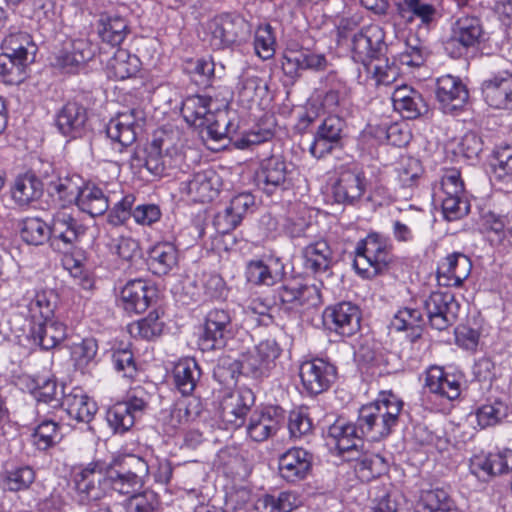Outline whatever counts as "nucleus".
<instances>
[{
  "instance_id": "obj_1",
  "label": "nucleus",
  "mask_w": 512,
  "mask_h": 512,
  "mask_svg": "<svg viewBox=\"0 0 512 512\" xmlns=\"http://www.w3.org/2000/svg\"><path fill=\"white\" fill-rule=\"evenodd\" d=\"M281 348L275 339L260 341L252 349L242 353L237 360L223 359L217 366V373L225 379H235L238 374L254 380L270 376L281 355Z\"/></svg>"
},
{
  "instance_id": "obj_2",
  "label": "nucleus",
  "mask_w": 512,
  "mask_h": 512,
  "mask_svg": "<svg viewBox=\"0 0 512 512\" xmlns=\"http://www.w3.org/2000/svg\"><path fill=\"white\" fill-rule=\"evenodd\" d=\"M351 42L353 59L363 64L376 85H390L397 80L398 66L384 58L387 52L384 34H353Z\"/></svg>"
},
{
  "instance_id": "obj_3",
  "label": "nucleus",
  "mask_w": 512,
  "mask_h": 512,
  "mask_svg": "<svg viewBox=\"0 0 512 512\" xmlns=\"http://www.w3.org/2000/svg\"><path fill=\"white\" fill-rule=\"evenodd\" d=\"M402 408L403 402L395 394L382 393L376 401L360 408V433L371 441L386 438L398 424Z\"/></svg>"
},
{
  "instance_id": "obj_4",
  "label": "nucleus",
  "mask_w": 512,
  "mask_h": 512,
  "mask_svg": "<svg viewBox=\"0 0 512 512\" xmlns=\"http://www.w3.org/2000/svg\"><path fill=\"white\" fill-rule=\"evenodd\" d=\"M393 262L392 244L380 234L370 233L356 245L353 266L362 278L383 274Z\"/></svg>"
},
{
  "instance_id": "obj_5",
  "label": "nucleus",
  "mask_w": 512,
  "mask_h": 512,
  "mask_svg": "<svg viewBox=\"0 0 512 512\" xmlns=\"http://www.w3.org/2000/svg\"><path fill=\"white\" fill-rule=\"evenodd\" d=\"M148 473L149 465L143 458L125 455L106 467L104 485H109L115 492L131 498L142 489Z\"/></svg>"
},
{
  "instance_id": "obj_6",
  "label": "nucleus",
  "mask_w": 512,
  "mask_h": 512,
  "mask_svg": "<svg viewBox=\"0 0 512 512\" xmlns=\"http://www.w3.org/2000/svg\"><path fill=\"white\" fill-rule=\"evenodd\" d=\"M29 34H8L3 40L6 52L0 55V76L7 84H19L25 79L27 63L34 61L36 45Z\"/></svg>"
},
{
  "instance_id": "obj_7",
  "label": "nucleus",
  "mask_w": 512,
  "mask_h": 512,
  "mask_svg": "<svg viewBox=\"0 0 512 512\" xmlns=\"http://www.w3.org/2000/svg\"><path fill=\"white\" fill-rule=\"evenodd\" d=\"M294 165L282 155H271L261 160L255 173L256 185L267 195L289 190L293 186Z\"/></svg>"
},
{
  "instance_id": "obj_8",
  "label": "nucleus",
  "mask_w": 512,
  "mask_h": 512,
  "mask_svg": "<svg viewBox=\"0 0 512 512\" xmlns=\"http://www.w3.org/2000/svg\"><path fill=\"white\" fill-rule=\"evenodd\" d=\"M149 394L141 387L132 389L127 400L114 404L106 414L109 426L115 433L128 431L148 406Z\"/></svg>"
},
{
  "instance_id": "obj_9",
  "label": "nucleus",
  "mask_w": 512,
  "mask_h": 512,
  "mask_svg": "<svg viewBox=\"0 0 512 512\" xmlns=\"http://www.w3.org/2000/svg\"><path fill=\"white\" fill-rule=\"evenodd\" d=\"M367 185L365 173L359 166L342 165L332 185V196L339 204L354 205L364 196Z\"/></svg>"
},
{
  "instance_id": "obj_10",
  "label": "nucleus",
  "mask_w": 512,
  "mask_h": 512,
  "mask_svg": "<svg viewBox=\"0 0 512 512\" xmlns=\"http://www.w3.org/2000/svg\"><path fill=\"white\" fill-rule=\"evenodd\" d=\"M280 309L293 314L321 304L320 290L316 285H308L298 281H288L277 290Z\"/></svg>"
},
{
  "instance_id": "obj_11",
  "label": "nucleus",
  "mask_w": 512,
  "mask_h": 512,
  "mask_svg": "<svg viewBox=\"0 0 512 512\" xmlns=\"http://www.w3.org/2000/svg\"><path fill=\"white\" fill-rule=\"evenodd\" d=\"M234 323L231 312L213 308L205 316L204 330L200 338L203 350L221 349L233 337Z\"/></svg>"
},
{
  "instance_id": "obj_12",
  "label": "nucleus",
  "mask_w": 512,
  "mask_h": 512,
  "mask_svg": "<svg viewBox=\"0 0 512 512\" xmlns=\"http://www.w3.org/2000/svg\"><path fill=\"white\" fill-rule=\"evenodd\" d=\"M424 309L430 326L442 331L456 322L460 305L451 291H434L424 301Z\"/></svg>"
},
{
  "instance_id": "obj_13",
  "label": "nucleus",
  "mask_w": 512,
  "mask_h": 512,
  "mask_svg": "<svg viewBox=\"0 0 512 512\" xmlns=\"http://www.w3.org/2000/svg\"><path fill=\"white\" fill-rule=\"evenodd\" d=\"M299 376L303 389L309 395H319L327 391L337 378L336 367L324 359L314 358L301 363Z\"/></svg>"
},
{
  "instance_id": "obj_14",
  "label": "nucleus",
  "mask_w": 512,
  "mask_h": 512,
  "mask_svg": "<svg viewBox=\"0 0 512 512\" xmlns=\"http://www.w3.org/2000/svg\"><path fill=\"white\" fill-rule=\"evenodd\" d=\"M346 122L337 115L324 118L317 126L309 152L315 158H322L334 149L342 147Z\"/></svg>"
},
{
  "instance_id": "obj_15",
  "label": "nucleus",
  "mask_w": 512,
  "mask_h": 512,
  "mask_svg": "<svg viewBox=\"0 0 512 512\" xmlns=\"http://www.w3.org/2000/svg\"><path fill=\"white\" fill-rule=\"evenodd\" d=\"M323 321L329 330L349 337L360 330L361 311L356 304L343 301L327 307Z\"/></svg>"
},
{
  "instance_id": "obj_16",
  "label": "nucleus",
  "mask_w": 512,
  "mask_h": 512,
  "mask_svg": "<svg viewBox=\"0 0 512 512\" xmlns=\"http://www.w3.org/2000/svg\"><path fill=\"white\" fill-rule=\"evenodd\" d=\"M221 186V178L211 168L190 174L180 182V192L195 202H210L217 197Z\"/></svg>"
},
{
  "instance_id": "obj_17",
  "label": "nucleus",
  "mask_w": 512,
  "mask_h": 512,
  "mask_svg": "<svg viewBox=\"0 0 512 512\" xmlns=\"http://www.w3.org/2000/svg\"><path fill=\"white\" fill-rule=\"evenodd\" d=\"M141 121H143L141 110L130 109L120 112L108 122L106 134L119 145V151H122L123 147L130 146L135 142L138 129L141 128Z\"/></svg>"
},
{
  "instance_id": "obj_18",
  "label": "nucleus",
  "mask_w": 512,
  "mask_h": 512,
  "mask_svg": "<svg viewBox=\"0 0 512 512\" xmlns=\"http://www.w3.org/2000/svg\"><path fill=\"white\" fill-rule=\"evenodd\" d=\"M52 247L68 251L84 235L85 226L65 209L58 210L52 218Z\"/></svg>"
},
{
  "instance_id": "obj_19",
  "label": "nucleus",
  "mask_w": 512,
  "mask_h": 512,
  "mask_svg": "<svg viewBox=\"0 0 512 512\" xmlns=\"http://www.w3.org/2000/svg\"><path fill=\"white\" fill-rule=\"evenodd\" d=\"M103 466L98 463H91L82 469L75 477V485L78 494V502L81 505L99 504L104 496Z\"/></svg>"
},
{
  "instance_id": "obj_20",
  "label": "nucleus",
  "mask_w": 512,
  "mask_h": 512,
  "mask_svg": "<svg viewBox=\"0 0 512 512\" xmlns=\"http://www.w3.org/2000/svg\"><path fill=\"white\" fill-rule=\"evenodd\" d=\"M435 94L442 111L446 114L462 108L469 97L461 79L452 75H444L437 79Z\"/></svg>"
},
{
  "instance_id": "obj_21",
  "label": "nucleus",
  "mask_w": 512,
  "mask_h": 512,
  "mask_svg": "<svg viewBox=\"0 0 512 512\" xmlns=\"http://www.w3.org/2000/svg\"><path fill=\"white\" fill-rule=\"evenodd\" d=\"M472 263L469 257L460 252H453L438 264L437 280L445 287H459L471 273Z\"/></svg>"
},
{
  "instance_id": "obj_22",
  "label": "nucleus",
  "mask_w": 512,
  "mask_h": 512,
  "mask_svg": "<svg viewBox=\"0 0 512 512\" xmlns=\"http://www.w3.org/2000/svg\"><path fill=\"white\" fill-rule=\"evenodd\" d=\"M313 456L302 448H291L279 457L280 476L290 483L299 482L307 477L312 468Z\"/></svg>"
},
{
  "instance_id": "obj_23",
  "label": "nucleus",
  "mask_w": 512,
  "mask_h": 512,
  "mask_svg": "<svg viewBox=\"0 0 512 512\" xmlns=\"http://www.w3.org/2000/svg\"><path fill=\"white\" fill-rule=\"evenodd\" d=\"M327 438L340 454L345 452L359 453L363 447V434L359 430V422L350 423L344 419H337L327 431Z\"/></svg>"
},
{
  "instance_id": "obj_24",
  "label": "nucleus",
  "mask_w": 512,
  "mask_h": 512,
  "mask_svg": "<svg viewBox=\"0 0 512 512\" xmlns=\"http://www.w3.org/2000/svg\"><path fill=\"white\" fill-rule=\"evenodd\" d=\"M61 406L70 418L77 422L89 423L97 412V404L80 387H73L69 392L62 391Z\"/></svg>"
},
{
  "instance_id": "obj_25",
  "label": "nucleus",
  "mask_w": 512,
  "mask_h": 512,
  "mask_svg": "<svg viewBox=\"0 0 512 512\" xmlns=\"http://www.w3.org/2000/svg\"><path fill=\"white\" fill-rule=\"evenodd\" d=\"M482 95L485 102L495 109H505L511 101L512 74L504 71L482 83Z\"/></svg>"
},
{
  "instance_id": "obj_26",
  "label": "nucleus",
  "mask_w": 512,
  "mask_h": 512,
  "mask_svg": "<svg viewBox=\"0 0 512 512\" xmlns=\"http://www.w3.org/2000/svg\"><path fill=\"white\" fill-rule=\"evenodd\" d=\"M282 414L274 408L254 412L247 425V434L255 442H263L274 436L282 422Z\"/></svg>"
},
{
  "instance_id": "obj_27",
  "label": "nucleus",
  "mask_w": 512,
  "mask_h": 512,
  "mask_svg": "<svg viewBox=\"0 0 512 512\" xmlns=\"http://www.w3.org/2000/svg\"><path fill=\"white\" fill-rule=\"evenodd\" d=\"M254 403L255 395L253 391L247 387L239 388L225 401L222 417L234 427H241Z\"/></svg>"
},
{
  "instance_id": "obj_28",
  "label": "nucleus",
  "mask_w": 512,
  "mask_h": 512,
  "mask_svg": "<svg viewBox=\"0 0 512 512\" xmlns=\"http://www.w3.org/2000/svg\"><path fill=\"white\" fill-rule=\"evenodd\" d=\"M154 293L145 280L134 279L125 284L120 296L126 311L142 313L149 307Z\"/></svg>"
},
{
  "instance_id": "obj_29",
  "label": "nucleus",
  "mask_w": 512,
  "mask_h": 512,
  "mask_svg": "<svg viewBox=\"0 0 512 512\" xmlns=\"http://www.w3.org/2000/svg\"><path fill=\"white\" fill-rule=\"evenodd\" d=\"M87 121L85 107L69 102L58 112L56 126L64 136L78 138L82 135Z\"/></svg>"
},
{
  "instance_id": "obj_30",
  "label": "nucleus",
  "mask_w": 512,
  "mask_h": 512,
  "mask_svg": "<svg viewBox=\"0 0 512 512\" xmlns=\"http://www.w3.org/2000/svg\"><path fill=\"white\" fill-rule=\"evenodd\" d=\"M211 104L212 100L210 97L201 95L189 96L183 101L181 114L190 126L204 128L209 121L215 118Z\"/></svg>"
},
{
  "instance_id": "obj_31",
  "label": "nucleus",
  "mask_w": 512,
  "mask_h": 512,
  "mask_svg": "<svg viewBox=\"0 0 512 512\" xmlns=\"http://www.w3.org/2000/svg\"><path fill=\"white\" fill-rule=\"evenodd\" d=\"M147 264L150 271L158 276L167 275L178 265V250L170 242H159L148 252Z\"/></svg>"
},
{
  "instance_id": "obj_32",
  "label": "nucleus",
  "mask_w": 512,
  "mask_h": 512,
  "mask_svg": "<svg viewBox=\"0 0 512 512\" xmlns=\"http://www.w3.org/2000/svg\"><path fill=\"white\" fill-rule=\"evenodd\" d=\"M31 337L42 349L49 350L56 347L66 337L64 324L53 318L35 321L31 326Z\"/></svg>"
},
{
  "instance_id": "obj_33",
  "label": "nucleus",
  "mask_w": 512,
  "mask_h": 512,
  "mask_svg": "<svg viewBox=\"0 0 512 512\" xmlns=\"http://www.w3.org/2000/svg\"><path fill=\"white\" fill-rule=\"evenodd\" d=\"M201 377V369L194 359L179 361L173 369V383L183 396L194 392Z\"/></svg>"
},
{
  "instance_id": "obj_34",
  "label": "nucleus",
  "mask_w": 512,
  "mask_h": 512,
  "mask_svg": "<svg viewBox=\"0 0 512 512\" xmlns=\"http://www.w3.org/2000/svg\"><path fill=\"white\" fill-rule=\"evenodd\" d=\"M304 267L315 274L327 272L333 263V254L326 241L320 240L307 245L302 251Z\"/></svg>"
},
{
  "instance_id": "obj_35",
  "label": "nucleus",
  "mask_w": 512,
  "mask_h": 512,
  "mask_svg": "<svg viewBox=\"0 0 512 512\" xmlns=\"http://www.w3.org/2000/svg\"><path fill=\"white\" fill-rule=\"evenodd\" d=\"M43 193L42 181L32 173L18 176L11 189L12 198L21 206L28 205L41 197Z\"/></svg>"
},
{
  "instance_id": "obj_36",
  "label": "nucleus",
  "mask_w": 512,
  "mask_h": 512,
  "mask_svg": "<svg viewBox=\"0 0 512 512\" xmlns=\"http://www.w3.org/2000/svg\"><path fill=\"white\" fill-rule=\"evenodd\" d=\"M27 308L32 318V323L48 318H53L57 304V295L53 290H42L32 293L28 297Z\"/></svg>"
},
{
  "instance_id": "obj_37",
  "label": "nucleus",
  "mask_w": 512,
  "mask_h": 512,
  "mask_svg": "<svg viewBox=\"0 0 512 512\" xmlns=\"http://www.w3.org/2000/svg\"><path fill=\"white\" fill-rule=\"evenodd\" d=\"M77 206L82 212L95 217L108 210L109 202L101 188L95 185H86L82 187Z\"/></svg>"
},
{
  "instance_id": "obj_38",
  "label": "nucleus",
  "mask_w": 512,
  "mask_h": 512,
  "mask_svg": "<svg viewBox=\"0 0 512 512\" xmlns=\"http://www.w3.org/2000/svg\"><path fill=\"white\" fill-rule=\"evenodd\" d=\"M358 454L352 459L356 461L354 469L361 481L369 482L387 471L388 464L379 454L360 452Z\"/></svg>"
},
{
  "instance_id": "obj_39",
  "label": "nucleus",
  "mask_w": 512,
  "mask_h": 512,
  "mask_svg": "<svg viewBox=\"0 0 512 512\" xmlns=\"http://www.w3.org/2000/svg\"><path fill=\"white\" fill-rule=\"evenodd\" d=\"M512 159V152H510L509 145L499 147L494 151V162L491 164L493 167V181L497 189L509 192L506 190L512 181V168L509 161Z\"/></svg>"
},
{
  "instance_id": "obj_40",
  "label": "nucleus",
  "mask_w": 512,
  "mask_h": 512,
  "mask_svg": "<svg viewBox=\"0 0 512 512\" xmlns=\"http://www.w3.org/2000/svg\"><path fill=\"white\" fill-rule=\"evenodd\" d=\"M108 70L110 75L117 80L130 78L139 70V59L127 50L118 48L108 62Z\"/></svg>"
},
{
  "instance_id": "obj_41",
  "label": "nucleus",
  "mask_w": 512,
  "mask_h": 512,
  "mask_svg": "<svg viewBox=\"0 0 512 512\" xmlns=\"http://www.w3.org/2000/svg\"><path fill=\"white\" fill-rule=\"evenodd\" d=\"M299 505V499L292 492H281L278 495L266 494L260 497L255 508L258 512H291Z\"/></svg>"
},
{
  "instance_id": "obj_42",
  "label": "nucleus",
  "mask_w": 512,
  "mask_h": 512,
  "mask_svg": "<svg viewBox=\"0 0 512 512\" xmlns=\"http://www.w3.org/2000/svg\"><path fill=\"white\" fill-rule=\"evenodd\" d=\"M22 239L31 245H43L47 241L52 244L51 225L38 217H29L22 221Z\"/></svg>"
},
{
  "instance_id": "obj_43",
  "label": "nucleus",
  "mask_w": 512,
  "mask_h": 512,
  "mask_svg": "<svg viewBox=\"0 0 512 512\" xmlns=\"http://www.w3.org/2000/svg\"><path fill=\"white\" fill-rule=\"evenodd\" d=\"M62 391H65L64 387L58 391L56 380L46 377L34 379L33 387L31 388V393L37 401L38 406L48 404L54 408L59 405L61 406L60 400L63 398Z\"/></svg>"
},
{
  "instance_id": "obj_44",
  "label": "nucleus",
  "mask_w": 512,
  "mask_h": 512,
  "mask_svg": "<svg viewBox=\"0 0 512 512\" xmlns=\"http://www.w3.org/2000/svg\"><path fill=\"white\" fill-rule=\"evenodd\" d=\"M280 270L273 269L261 260H253L247 264V281L255 285L272 286L281 279Z\"/></svg>"
},
{
  "instance_id": "obj_45",
  "label": "nucleus",
  "mask_w": 512,
  "mask_h": 512,
  "mask_svg": "<svg viewBox=\"0 0 512 512\" xmlns=\"http://www.w3.org/2000/svg\"><path fill=\"white\" fill-rule=\"evenodd\" d=\"M65 39L61 41L62 47L70 50L74 54V65L87 63L91 60L97 51V44L92 43L85 34L73 38L63 34Z\"/></svg>"
},
{
  "instance_id": "obj_46",
  "label": "nucleus",
  "mask_w": 512,
  "mask_h": 512,
  "mask_svg": "<svg viewBox=\"0 0 512 512\" xmlns=\"http://www.w3.org/2000/svg\"><path fill=\"white\" fill-rule=\"evenodd\" d=\"M405 49L399 55L400 62L404 65L411 67L421 66L429 51L425 45H423L418 34H408L404 41Z\"/></svg>"
},
{
  "instance_id": "obj_47",
  "label": "nucleus",
  "mask_w": 512,
  "mask_h": 512,
  "mask_svg": "<svg viewBox=\"0 0 512 512\" xmlns=\"http://www.w3.org/2000/svg\"><path fill=\"white\" fill-rule=\"evenodd\" d=\"M184 71L197 85L208 87L214 77L215 64L211 59H189L185 62Z\"/></svg>"
},
{
  "instance_id": "obj_48",
  "label": "nucleus",
  "mask_w": 512,
  "mask_h": 512,
  "mask_svg": "<svg viewBox=\"0 0 512 512\" xmlns=\"http://www.w3.org/2000/svg\"><path fill=\"white\" fill-rule=\"evenodd\" d=\"M423 323V315L418 309L403 308L395 314L391 326L398 331L411 330L413 337L417 338Z\"/></svg>"
},
{
  "instance_id": "obj_49",
  "label": "nucleus",
  "mask_w": 512,
  "mask_h": 512,
  "mask_svg": "<svg viewBox=\"0 0 512 512\" xmlns=\"http://www.w3.org/2000/svg\"><path fill=\"white\" fill-rule=\"evenodd\" d=\"M33 443L39 450H47L61 440L58 424L53 420H43L32 434Z\"/></svg>"
},
{
  "instance_id": "obj_50",
  "label": "nucleus",
  "mask_w": 512,
  "mask_h": 512,
  "mask_svg": "<svg viewBox=\"0 0 512 512\" xmlns=\"http://www.w3.org/2000/svg\"><path fill=\"white\" fill-rule=\"evenodd\" d=\"M34 480L35 471L30 466H20L7 470L3 478L5 488L12 492L28 489Z\"/></svg>"
},
{
  "instance_id": "obj_51",
  "label": "nucleus",
  "mask_w": 512,
  "mask_h": 512,
  "mask_svg": "<svg viewBox=\"0 0 512 512\" xmlns=\"http://www.w3.org/2000/svg\"><path fill=\"white\" fill-rule=\"evenodd\" d=\"M164 324L159 320L157 312H150L145 318L130 325V333L146 340L161 335Z\"/></svg>"
},
{
  "instance_id": "obj_52",
  "label": "nucleus",
  "mask_w": 512,
  "mask_h": 512,
  "mask_svg": "<svg viewBox=\"0 0 512 512\" xmlns=\"http://www.w3.org/2000/svg\"><path fill=\"white\" fill-rule=\"evenodd\" d=\"M481 34H451L443 40V46L447 54L452 58H460L469 48L480 42Z\"/></svg>"
},
{
  "instance_id": "obj_53",
  "label": "nucleus",
  "mask_w": 512,
  "mask_h": 512,
  "mask_svg": "<svg viewBox=\"0 0 512 512\" xmlns=\"http://www.w3.org/2000/svg\"><path fill=\"white\" fill-rule=\"evenodd\" d=\"M508 416V406L502 401L486 404L476 411V419L481 428L496 425Z\"/></svg>"
},
{
  "instance_id": "obj_54",
  "label": "nucleus",
  "mask_w": 512,
  "mask_h": 512,
  "mask_svg": "<svg viewBox=\"0 0 512 512\" xmlns=\"http://www.w3.org/2000/svg\"><path fill=\"white\" fill-rule=\"evenodd\" d=\"M144 154V167L155 177L164 175L166 169L172 165L169 157H166L152 142L146 146Z\"/></svg>"
},
{
  "instance_id": "obj_55",
  "label": "nucleus",
  "mask_w": 512,
  "mask_h": 512,
  "mask_svg": "<svg viewBox=\"0 0 512 512\" xmlns=\"http://www.w3.org/2000/svg\"><path fill=\"white\" fill-rule=\"evenodd\" d=\"M417 512H460L449 498L448 494L441 489L428 491L425 496V504Z\"/></svg>"
},
{
  "instance_id": "obj_56",
  "label": "nucleus",
  "mask_w": 512,
  "mask_h": 512,
  "mask_svg": "<svg viewBox=\"0 0 512 512\" xmlns=\"http://www.w3.org/2000/svg\"><path fill=\"white\" fill-rule=\"evenodd\" d=\"M81 179L78 176L60 178L57 182L52 184L54 191L57 193L62 202V206L75 203L77 205L82 187L80 186Z\"/></svg>"
},
{
  "instance_id": "obj_57",
  "label": "nucleus",
  "mask_w": 512,
  "mask_h": 512,
  "mask_svg": "<svg viewBox=\"0 0 512 512\" xmlns=\"http://www.w3.org/2000/svg\"><path fill=\"white\" fill-rule=\"evenodd\" d=\"M214 32L249 31L251 28L246 20L236 13H221L214 17L210 23Z\"/></svg>"
},
{
  "instance_id": "obj_58",
  "label": "nucleus",
  "mask_w": 512,
  "mask_h": 512,
  "mask_svg": "<svg viewBox=\"0 0 512 512\" xmlns=\"http://www.w3.org/2000/svg\"><path fill=\"white\" fill-rule=\"evenodd\" d=\"M470 205L465 193L458 195H445L442 199V211L448 221L460 219L468 214Z\"/></svg>"
},
{
  "instance_id": "obj_59",
  "label": "nucleus",
  "mask_w": 512,
  "mask_h": 512,
  "mask_svg": "<svg viewBox=\"0 0 512 512\" xmlns=\"http://www.w3.org/2000/svg\"><path fill=\"white\" fill-rule=\"evenodd\" d=\"M111 250L127 262H133L142 256L138 240L130 236H120L114 239Z\"/></svg>"
},
{
  "instance_id": "obj_60",
  "label": "nucleus",
  "mask_w": 512,
  "mask_h": 512,
  "mask_svg": "<svg viewBox=\"0 0 512 512\" xmlns=\"http://www.w3.org/2000/svg\"><path fill=\"white\" fill-rule=\"evenodd\" d=\"M290 438L301 439L312 433L313 424L309 416L303 411H291L288 419Z\"/></svg>"
},
{
  "instance_id": "obj_61",
  "label": "nucleus",
  "mask_w": 512,
  "mask_h": 512,
  "mask_svg": "<svg viewBox=\"0 0 512 512\" xmlns=\"http://www.w3.org/2000/svg\"><path fill=\"white\" fill-rule=\"evenodd\" d=\"M125 508L127 512H159L160 502L157 494L145 491L129 498Z\"/></svg>"
},
{
  "instance_id": "obj_62",
  "label": "nucleus",
  "mask_w": 512,
  "mask_h": 512,
  "mask_svg": "<svg viewBox=\"0 0 512 512\" xmlns=\"http://www.w3.org/2000/svg\"><path fill=\"white\" fill-rule=\"evenodd\" d=\"M135 197L131 194L124 196L108 214V221L114 226L124 224L134 213Z\"/></svg>"
},
{
  "instance_id": "obj_63",
  "label": "nucleus",
  "mask_w": 512,
  "mask_h": 512,
  "mask_svg": "<svg viewBox=\"0 0 512 512\" xmlns=\"http://www.w3.org/2000/svg\"><path fill=\"white\" fill-rule=\"evenodd\" d=\"M98 351V343L94 338H85L74 346L72 354L79 367H86L94 361Z\"/></svg>"
},
{
  "instance_id": "obj_64",
  "label": "nucleus",
  "mask_w": 512,
  "mask_h": 512,
  "mask_svg": "<svg viewBox=\"0 0 512 512\" xmlns=\"http://www.w3.org/2000/svg\"><path fill=\"white\" fill-rule=\"evenodd\" d=\"M112 363L115 370L123 377L133 378L137 372L133 353L128 349L117 350L112 354Z\"/></svg>"
}]
</instances>
